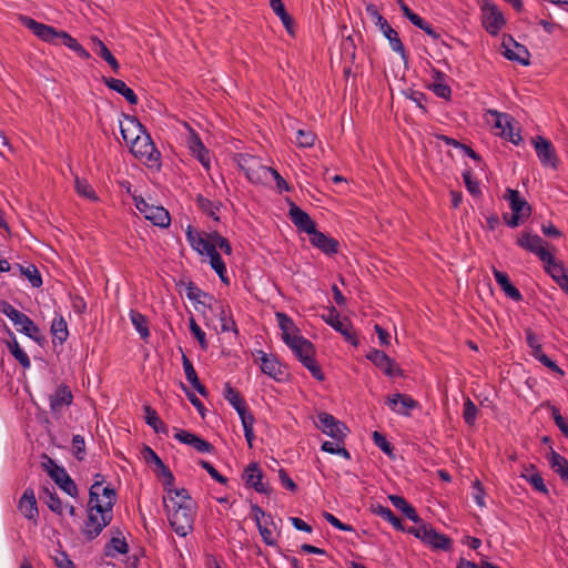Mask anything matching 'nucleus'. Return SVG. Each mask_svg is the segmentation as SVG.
I'll return each instance as SVG.
<instances>
[{"instance_id": "1", "label": "nucleus", "mask_w": 568, "mask_h": 568, "mask_svg": "<svg viewBox=\"0 0 568 568\" xmlns=\"http://www.w3.org/2000/svg\"><path fill=\"white\" fill-rule=\"evenodd\" d=\"M163 501L169 523L175 534L180 537L187 536L193 529L195 517V506L187 491L184 488H170Z\"/></svg>"}, {"instance_id": "2", "label": "nucleus", "mask_w": 568, "mask_h": 568, "mask_svg": "<svg viewBox=\"0 0 568 568\" xmlns=\"http://www.w3.org/2000/svg\"><path fill=\"white\" fill-rule=\"evenodd\" d=\"M276 316L280 322L282 338L284 343L292 349L294 355L298 358L303 366L310 371L314 378L317 381H323L324 374L315 361V349L313 344L298 334L292 320L287 315L277 313Z\"/></svg>"}, {"instance_id": "3", "label": "nucleus", "mask_w": 568, "mask_h": 568, "mask_svg": "<svg viewBox=\"0 0 568 568\" xmlns=\"http://www.w3.org/2000/svg\"><path fill=\"white\" fill-rule=\"evenodd\" d=\"M116 501L115 490L104 489V499L90 501L88 507V519L82 528V534L89 540L98 537L101 531L112 521L113 506Z\"/></svg>"}, {"instance_id": "4", "label": "nucleus", "mask_w": 568, "mask_h": 568, "mask_svg": "<svg viewBox=\"0 0 568 568\" xmlns=\"http://www.w3.org/2000/svg\"><path fill=\"white\" fill-rule=\"evenodd\" d=\"M132 154L150 169H160L161 153L155 148L150 134L145 132L129 145Z\"/></svg>"}, {"instance_id": "5", "label": "nucleus", "mask_w": 568, "mask_h": 568, "mask_svg": "<svg viewBox=\"0 0 568 568\" xmlns=\"http://www.w3.org/2000/svg\"><path fill=\"white\" fill-rule=\"evenodd\" d=\"M504 199L508 201L511 210V216L504 215V220L509 227H517L529 217L531 207L529 203L520 195L519 191L507 189Z\"/></svg>"}, {"instance_id": "6", "label": "nucleus", "mask_w": 568, "mask_h": 568, "mask_svg": "<svg viewBox=\"0 0 568 568\" xmlns=\"http://www.w3.org/2000/svg\"><path fill=\"white\" fill-rule=\"evenodd\" d=\"M134 204L136 210L153 225L160 227H168L170 225V213L163 206L150 204L143 197H134Z\"/></svg>"}, {"instance_id": "7", "label": "nucleus", "mask_w": 568, "mask_h": 568, "mask_svg": "<svg viewBox=\"0 0 568 568\" xmlns=\"http://www.w3.org/2000/svg\"><path fill=\"white\" fill-rule=\"evenodd\" d=\"M517 244L530 253L537 255L545 265L555 260V256L546 248V242L537 234L524 232L517 240Z\"/></svg>"}, {"instance_id": "8", "label": "nucleus", "mask_w": 568, "mask_h": 568, "mask_svg": "<svg viewBox=\"0 0 568 568\" xmlns=\"http://www.w3.org/2000/svg\"><path fill=\"white\" fill-rule=\"evenodd\" d=\"M488 113L494 118V128L497 135L507 139L514 144H518L521 141L519 132H516L513 125L514 119L509 114L496 110H489Z\"/></svg>"}, {"instance_id": "9", "label": "nucleus", "mask_w": 568, "mask_h": 568, "mask_svg": "<svg viewBox=\"0 0 568 568\" xmlns=\"http://www.w3.org/2000/svg\"><path fill=\"white\" fill-rule=\"evenodd\" d=\"M21 23L28 28L34 36H37L42 41L52 44H60V37L62 31L57 30L55 28L38 22L34 19L20 16Z\"/></svg>"}, {"instance_id": "10", "label": "nucleus", "mask_w": 568, "mask_h": 568, "mask_svg": "<svg viewBox=\"0 0 568 568\" xmlns=\"http://www.w3.org/2000/svg\"><path fill=\"white\" fill-rule=\"evenodd\" d=\"M316 426L324 434L332 437L336 442H343L346 437L347 427L344 423L336 419L333 415L321 413L317 416Z\"/></svg>"}, {"instance_id": "11", "label": "nucleus", "mask_w": 568, "mask_h": 568, "mask_svg": "<svg viewBox=\"0 0 568 568\" xmlns=\"http://www.w3.org/2000/svg\"><path fill=\"white\" fill-rule=\"evenodd\" d=\"M185 234L191 247L200 255H206L207 253L214 252L213 232L206 234L200 233L191 225H187Z\"/></svg>"}, {"instance_id": "12", "label": "nucleus", "mask_w": 568, "mask_h": 568, "mask_svg": "<svg viewBox=\"0 0 568 568\" xmlns=\"http://www.w3.org/2000/svg\"><path fill=\"white\" fill-rule=\"evenodd\" d=\"M50 467L48 468L49 476L65 494L71 497L78 496V487L73 479L69 476L67 470L57 465L52 459H49Z\"/></svg>"}, {"instance_id": "13", "label": "nucleus", "mask_w": 568, "mask_h": 568, "mask_svg": "<svg viewBox=\"0 0 568 568\" xmlns=\"http://www.w3.org/2000/svg\"><path fill=\"white\" fill-rule=\"evenodd\" d=\"M241 168L245 171L246 178L252 183H264L270 180V166L261 164L255 158H243L240 163Z\"/></svg>"}, {"instance_id": "14", "label": "nucleus", "mask_w": 568, "mask_h": 568, "mask_svg": "<svg viewBox=\"0 0 568 568\" xmlns=\"http://www.w3.org/2000/svg\"><path fill=\"white\" fill-rule=\"evenodd\" d=\"M255 361L260 364L261 371L265 375L277 382L284 381L285 372L283 366L273 354L258 351Z\"/></svg>"}, {"instance_id": "15", "label": "nucleus", "mask_w": 568, "mask_h": 568, "mask_svg": "<svg viewBox=\"0 0 568 568\" xmlns=\"http://www.w3.org/2000/svg\"><path fill=\"white\" fill-rule=\"evenodd\" d=\"M366 358L388 377L402 375V369L398 367V365L383 351L375 348L371 349L367 353Z\"/></svg>"}, {"instance_id": "16", "label": "nucleus", "mask_w": 568, "mask_h": 568, "mask_svg": "<svg viewBox=\"0 0 568 568\" xmlns=\"http://www.w3.org/2000/svg\"><path fill=\"white\" fill-rule=\"evenodd\" d=\"M322 318L336 332L341 333L346 338V341L351 342L354 345L357 344V339L352 332L351 323L346 318H341L339 314L337 313L334 306H332L328 310L327 314H323Z\"/></svg>"}, {"instance_id": "17", "label": "nucleus", "mask_w": 568, "mask_h": 568, "mask_svg": "<svg viewBox=\"0 0 568 568\" xmlns=\"http://www.w3.org/2000/svg\"><path fill=\"white\" fill-rule=\"evenodd\" d=\"M263 471L256 463L248 464L242 475V479L247 487L253 488L256 493L267 494L268 485L263 481Z\"/></svg>"}, {"instance_id": "18", "label": "nucleus", "mask_w": 568, "mask_h": 568, "mask_svg": "<svg viewBox=\"0 0 568 568\" xmlns=\"http://www.w3.org/2000/svg\"><path fill=\"white\" fill-rule=\"evenodd\" d=\"M535 151L541 164L552 169L557 168L556 151L551 142L542 136L532 140Z\"/></svg>"}, {"instance_id": "19", "label": "nucleus", "mask_w": 568, "mask_h": 568, "mask_svg": "<svg viewBox=\"0 0 568 568\" xmlns=\"http://www.w3.org/2000/svg\"><path fill=\"white\" fill-rule=\"evenodd\" d=\"M501 45L504 48V55L506 59L519 62L523 65L529 64L530 53L525 45L516 42L510 37L504 39Z\"/></svg>"}, {"instance_id": "20", "label": "nucleus", "mask_w": 568, "mask_h": 568, "mask_svg": "<svg viewBox=\"0 0 568 568\" xmlns=\"http://www.w3.org/2000/svg\"><path fill=\"white\" fill-rule=\"evenodd\" d=\"M386 404L393 412L403 416H409V412L418 406L413 397L399 393L387 397Z\"/></svg>"}, {"instance_id": "21", "label": "nucleus", "mask_w": 568, "mask_h": 568, "mask_svg": "<svg viewBox=\"0 0 568 568\" xmlns=\"http://www.w3.org/2000/svg\"><path fill=\"white\" fill-rule=\"evenodd\" d=\"M120 131L128 145L132 144L135 141V138L139 139L146 132L139 120L135 116L130 115L125 116L123 122H120Z\"/></svg>"}, {"instance_id": "22", "label": "nucleus", "mask_w": 568, "mask_h": 568, "mask_svg": "<svg viewBox=\"0 0 568 568\" xmlns=\"http://www.w3.org/2000/svg\"><path fill=\"white\" fill-rule=\"evenodd\" d=\"M546 273L557 283V285L568 295V267L557 258L545 265Z\"/></svg>"}, {"instance_id": "23", "label": "nucleus", "mask_w": 568, "mask_h": 568, "mask_svg": "<svg viewBox=\"0 0 568 568\" xmlns=\"http://www.w3.org/2000/svg\"><path fill=\"white\" fill-rule=\"evenodd\" d=\"M546 273L557 283V285L568 295V267L557 258L545 265Z\"/></svg>"}, {"instance_id": "24", "label": "nucleus", "mask_w": 568, "mask_h": 568, "mask_svg": "<svg viewBox=\"0 0 568 568\" xmlns=\"http://www.w3.org/2000/svg\"><path fill=\"white\" fill-rule=\"evenodd\" d=\"M546 273L557 283V285L568 295V267L557 258L545 265Z\"/></svg>"}, {"instance_id": "25", "label": "nucleus", "mask_w": 568, "mask_h": 568, "mask_svg": "<svg viewBox=\"0 0 568 568\" xmlns=\"http://www.w3.org/2000/svg\"><path fill=\"white\" fill-rule=\"evenodd\" d=\"M174 438L180 443L193 447L199 453H211L213 450V446L209 442L187 430L178 429L174 434Z\"/></svg>"}, {"instance_id": "26", "label": "nucleus", "mask_w": 568, "mask_h": 568, "mask_svg": "<svg viewBox=\"0 0 568 568\" xmlns=\"http://www.w3.org/2000/svg\"><path fill=\"white\" fill-rule=\"evenodd\" d=\"M187 146L192 155L196 158L206 170H209L211 165L209 150L203 144L199 134L191 132L187 136Z\"/></svg>"}, {"instance_id": "27", "label": "nucleus", "mask_w": 568, "mask_h": 568, "mask_svg": "<svg viewBox=\"0 0 568 568\" xmlns=\"http://www.w3.org/2000/svg\"><path fill=\"white\" fill-rule=\"evenodd\" d=\"M290 217L300 231L305 232L307 234L314 232V229H315L314 221L311 219V216L305 211H303L301 207H298L294 203H292L291 207H290Z\"/></svg>"}, {"instance_id": "28", "label": "nucleus", "mask_w": 568, "mask_h": 568, "mask_svg": "<svg viewBox=\"0 0 568 568\" xmlns=\"http://www.w3.org/2000/svg\"><path fill=\"white\" fill-rule=\"evenodd\" d=\"M422 541L429 545L434 549L449 550L452 548V539L446 535L437 532L432 527H427V530L422 535Z\"/></svg>"}, {"instance_id": "29", "label": "nucleus", "mask_w": 568, "mask_h": 568, "mask_svg": "<svg viewBox=\"0 0 568 568\" xmlns=\"http://www.w3.org/2000/svg\"><path fill=\"white\" fill-rule=\"evenodd\" d=\"M18 508L20 513L28 519H36L38 517V507L34 496V491L31 488H27L19 500Z\"/></svg>"}, {"instance_id": "30", "label": "nucleus", "mask_w": 568, "mask_h": 568, "mask_svg": "<svg viewBox=\"0 0 568 568\" xmlns=\"http://www.w3.org/2000/svg\"><path fill=\"white\" fill-rule=\"evenodd\" d=\"M308 235H311V243L325 254H334L337 252V241L317 231L316 227L314 232Z\"/></svg>"}, {"instance_id": "31", "label": "nucleus", "mask_w": 568, "mask_h": 568, "mask_svg": "<svg viewBox=\"0 0 568 568\" xmlns=\"http://www.w3.org/2000/svg\"><path fill=\"white\" fill-rule=\"evenodd\" d=\"M103 81L109 89L121 94L130 104L134 105L138 103L136 94L125 84L123 80L115 78H104Z\"/></svg>"}, {"instance_id": "32", "label": "nucleus", "mask_w": 568, "mask_h": 568, "mask_svg": "<svg viewBox=\"0 0 568 568\" xmlns=\"http://www.w3.org/2000/svg\"><path fill=\"white\" fill-rule=\"evenodd\" d=\"M73 396L67 386H59L50 396V408L53 413H60L64 406L71 405Z\"/></svg>"}, {"instance_id": "33", "label": "nucleus", "mask_w": 568, "mask_h": 568, "mask_svg": "<svg viewBox=\"0 0 568 568\" xmlns=\"http://www.w3.org/2000/svg\"><path fill=\"white\" fill-rule=\"evenodd\" d=\"M217 316L221 323L222 332H233L235 335L239 334L236 323L233 318L232 311L229 305L217 304L216 306Z\"/></svg>"}, {"instance_id": "34", "label": "nucleus", "mask_w": 568, "mask_h": 568, "mask_svg": "<svg viewBox=\"0 0 568 568\" xmlns=\"http://www.w3.org/2000/svg\"><path fill=\"white\" fill-rule=\"evenodd\" d=\"M129 552V545L125 538L118 531L116 536H113L110 541L105 545L104 554L106 557L115 558L118 555H125Z\"/></svg>"}, {"instance_id": "35", "label": "nucleus", "mask_w": 568, "mask_h": 568, "mask_svg": "<svg viewBox=\"0 0 568 568\" xmlns=\"http://www.w3.org/2000/svg\"><path fill=\"white\" fill-rule=\"evenodd\" d=\"M521 477L526 481H528L534 487V489H536L537 491H539L544 495L548 494V488L545 485L541 475L538 473V470L536 469V467L534 465L525 466Z\"/></svg>"}, {"instance_id": "36", "label": "nucleus", "mask_w": 568, "mask_h": 568, "mask_svg": "<svg viewBox=\"0 0 568 568\" xmlns=\"http://www.w3.org/2000/svg\"><path fill=\"white\" fill-rule=\"evenodd\" d=\"M182 364L186 379L201 396H207L205 386L201 384L192 362L185 355L182 356Z\"/></svg>"}, {"instance_id": "37", "label": "nucleus", "mask_w": 568, "mask_h": 568, "mask_svg": "<svg viewBox=\"0 0 568 568\" xmlns=\"http://www.w3.org/2000/svg\"><path fill=\"white\" fill-rule=\"evenodd\" d=\"M223 396L229 402V404L236 410V413H242L247 408V405L240 392L235 389L230 383L224 384Z\"/></svg>"}, {"instance_id": "38", "label": "nucleus", "mask_w": 568, "mask_h": 568, "mask_svg": "<svg viewBox=\"0 0 568 568\" xmlns=\"http://www.w3.org/2000/svg\"><path fill=\"white\" fill-rule=\"evenodd\" d=\"M379 31L388 40L392 50L398 53L404 60H406V51L403 42L400 41L398 33L394 30L389 23L385 24Z\"/></svg>"}, {"instance_id": "39", "label": "nucleus", "mask_w": 568, "mask_h": 568, "mask_svg": "<svg viewBox=\"0 0 568 568\" xmlns=\"http://www.w3.org/2000/svg\"><path fill=\"white\" fill-rule=\"evenodd\" d=\"M551 469L559 475V477L568 483V460L555 450H551L548 457Z\"/></svg>"}, {"instance_id": "40", "label": "nucleus", "mask_w": 568, "mask_h": 568, "mask_svg": "<svg viewBox=\"0 0 568 568\" xmlns=\"http://www.w3.org/2000/svg\"><path fill=\"white\" fill-rule=\"evenodd\" d=\"M132 325L143 341L150 337L149 321L145 315L131 310L129 313Z\"/></svg>"}, {"instance_id": "41", "label": "nucleus", "mask_w": 568, "mask_h": 568, "mask_svg": "<svg viewBox=\"0 0 568 568\" xmlns=\"http://www.w3.org/2000/svg\"><path fill=\"white\" fill-rule=\"evenodd\" d=\"M93 44L94 53L101 57L112 68V70L115 73H118L120 70V64L118 60L114 58V55L111 53V51L108 49V47L99 39H93Z\"/></svg>"}, {"instance_id": "42", "label": "nucleus", "mask_w": 568, "mask_h": 568, "mask_svg": "<svg viewBox=\"0 0 568 568\" xmlns=\"http://www.w3.org/2000/svg\"><path fill=\"white\" fill-rule=\"evenodd\" d=\"M18 331L26 334L28 337L38 341L39 328L33 321L24 313L13 323Z\"/></svg>"}, {"instance_id": "43", "label": "nucleus", "mask_w": 568, "mask_h": 568, "mask_svg": "<svg viewBox=\"0 0 568 568\" xmlns=\"http://www.w3.org/2000/svg\"><path fill=\"white\" fill-rule=\"evenodd\" d=\"M51 333L54 341L64 343L69 336L68 325L62 315H57L51 324Z\"/></svg>"}, {"instance_id": "44", "label": "nucleus", "mask_w": 568, "mask_h": 568, "mask_svg": "<svg viewBox=\"0 0 568 568\" xmlns=\"http://www.w3.org/2000/svg\"><path fill=\"white\" fill-rule=\"evenodd\" d=\"M374 514L383 518L385 521L389 523L396 530L404 531L405 528L402 524V520L395 516L390 508L382 505H377L373 509Z\"/></svg>"}, {"instance_id": "45", "label": "nucleus", "mask_w": 568, "mask_h": 568, "mask_svg": "<svg viewBox=\"0 0 568 568\" xmlns=\"http://www.w3.org/2000/svg\"><path fill=\"white\" fill-rule=\"evenodd\" d=\"M104 476L102 474L94 475V481L89 490V499L90 501H99L100 499H104V489L114 490L110 486H103Z\"/></svg>"}, {"instance_id": "46", "label": "nucleus", "mask_w": 568, "mask_h": 568, "mask_svg": "<svg viewBox=\"0 0 568 568\" xmlns=\"http://www.w3.org/2000/svg\"><path fill=\"white\" fill-rule=\"evenodd\" d=\"M145 412V423L152 427L155 433L159 434H166L168 433V426L160 419L158 413L155 409H153L151 406H144Z\"/></svg>"}, {"instance_id": "47", "label": "nucleus", "mask_w": 568, "mask_h": 568, "mask_svg": "<svg viewBox=\"0 0 568 568\" xmlns=\"http://www.w3.org/2000/svg\"><path fill=\"white\" fill-rule=\"evenodd\" d=\"M206 256L210 258V265L215 271V273L219 275L222 282L229 283V278L226 276V265L224 261L222 260L220 253L214 250L212 253H207Z\"/></svg>"}, {"instance_id": "48", "label": "nucleus", "mask_w": 568, "mask_h": 568, "mask_svg": "<svg viewBox=\"0 0 568 568\" xmlns=\"http://www.w3.org/2000/svg\"><path fill=\"white\" fill-rule=\"evenodd\" d=\"M8 348L12 356L19 362V364L24 368H30L31 362L28 354L20 347L16 337H12V341L8 343Z\"/></svg>"}, {"instance_id": "49", "label": "nucleus", "mask_w": 568, "mask_h": 568, "mask_svg": "<svg viewBox=\"0 0 568 568\" xmlns=\"http://www.w3.org/2000/svg\"><path fill=\"white\" fill-rule=\"evenodd\" d=\"M504 17L499 11L493 10L485 19V28L490 34H496L504 24Z\"/></svg>"}, {"instance_id": "50", "label": "nucleus", "mask_w": 568, "mask_h": 568, "mask_svg": "<svg viewBox=\"0 0 568 568\" xmlns=\"http://www.w3.org/2000/svg\"><path fill=\"white\" fill-rule=\"evenodd\" d=\"M17 266L19 267L21 274L29 280L32 287L38 288L42 285L40 272L34 265L30 264L27 266H22L18 264Z\"/></svg>"}, {"instance_id": "51", "label": "nucleus", "mask_w": 568, "mask_h": 568, "mask_svg": "<svg viewBox=\"0 0 568 568\" xmlns=\"http://www.w3.org/2000/svg\"><path fill=\"white\" fill-rule=\"evenodd\" d=\"M253 509L255 511L258 531H260V535H261L263 541L268 546H274L275 539L273 538L272 531L267 527L261 525L260 517H258V515H261L263 518H265L266 514L258 506H255Z\"/></svg>"}, {"instance_id": "52", "label": "nucleus", "mask_w": 568, "mask_h": 568, "mask_svg": "<svg viewBox=\"0 0 568 568\" xmlns=\"http://www.w3.org/2000/svg\"><path fill=\"white\" fill-rule=\"evenodd\" d=\"M197 205L202 210L203 213H205L206 215H209L213 220L219 221L217 213L220 211V203L212 202L211 200L205 199L203 196H199L197 197Z\"/></svg>"}, {"instance_id": "53", "label": "nucleus", "mask_w": 568, "mask_h": 568, "mask_svg": "<svg viewBox=\"0 0 568 568\" xmlns=\"http://www.w3.org/2000/svg\"><path fill=\"white\" fill-rule=\"evenodd\" d=\"M74 186L77 190V193L88 200L97 201L98 196L95 191L92 189V186L89 184V182L84 179L75 178Z\"/></svg>"}, {"instance_id": "54", "label": "nucleus", "mask_w": 568, "mask_h": 568, "mask_svg": "<svg viewBox=\"0 0 568 568\" xmlns=\"http://www.w3.org/2000/svg\"><path fill=\"white\" fill-rule=\"evenodd\" d=\"M478 415V408L470 398H466L464 402L463 417L466 424L469 426L475 425Z\"/></svg>"}, {"instance_id": "55", "label": "nucleus", "mask_w": 568, "mask_h": 568, "mask_svg": "<svg viewBox=\"0 0 568 568\" xmlns=\"http://www.w3.org/2000/svg\"><path fill=\"white\" fill-rule=\"evenodd\" d=\"M315 134L311 130H298L296 132L295 142L301 148H311L315 142Z\"/></svg>"}, {"instance_id": "56", "label": "nucleus", "mask_w": 568, "mask_h": 568, "mask_svg": "<svg viewBox=\"0 0 568 568\" xmlns=\"http://www.w3.org/2000/svg\"><path fill=\"white\" fill-rule=\"evenodd\" d=\"M366 12L371 17V19L374 21L375 26L378 27V29H382L387 24V20L379 13L377 7L373 3H368L366 6Z\"/></svg>"}, {"instance_id": "57", "label": "nucleus", "mask_w": 568, "mask_h": 568, "mask_svg": "<svg viewBox=\"0 0 568 568\" xmlns=\"http://www.w3.org/2000/svg\"><path fill=\"white\" fill-rule=\"evenodd\" d=\"M190 331L193 336L197 339L199 344L203 349L207 348L206 335L204 331L196 324L194 318L190 321Z\"/></svg>"}, {"instance_id": "58", "label": "nucleus", "mask_w": 568, "mask_h": 568, "mask_svg": "<svg viewBox=\"0 0 568 568\" xmlns=\"http://www.w3.org/2000/svg\"><path fill=\"white\" fill-rule=\"evenodd\" d=\"M213 242H214V250L217 251L220 248L222 252H224L226 255L232 254V247L230 242L222 236L216 231L213 232Z\"/></svg>"}, {"instance_id": "59", "label": "nucleus", "mask_w": 568, "mask_h": 568, "mask_svg": "<svg viewBox=\"0 0 568 568\" xmlns=\"http://www.w3.org/2000/svg\"><path fill=\"white\" fill-rule=\"evenodd\" d=\"M72 450L79 460H82L85 455V442L83 436L74 435L72 438Z\"/></svg>"}, {"instance_id": "60", "label": "nucleus", "mask_w": 568, "mask_h": 568, "mask_svg": "<svg viewBox=\"0 0 568 568\" xmlns=\"http://www.w3.org/2000/svg\"><path fill=\"white\" fill-rule=\"evenodd\" d=\"M156 468H158L156 469L158 476H161L164 478V486L168 491L173 486L174 476H173L172 471L169 469V467L164 465L163 462Z\"/></svg>"}, {"instance_id": "61", "label": "nucleus", "mask_w": 568, "mask_h": 568, "mask_svg": "<svg viewBox=\"0 0 568 568\" xmlns=\"http://www.w3.org/2000/svg\"><path fill=\"white\" fill-rule=\"evenodd\" d=\"M373 442L383 453L392 454L393 447L383 434L374 432Z\"/></svg>"}, {"instance_id": "62", "label": "nucleus", "mask_w": 568, "mask_h": 568, "mask_svg": "<svg viewBox=\"0 0 568 568\" xmlns=\"http://www.w3.org/2000/svg\"><path fill=\"white\" fill-rule=\"evenodd\" d=\"M473 499L474 501L479 506V507H485V491H484V488H483V485L481 483L476 479L474 483H473Z\"/></svg>"}, {"instance_id": "63", "label": "nucleus", "mask_w": 568, "mask_h": 568, "mask_svg": "<svg viewBox=\"0 0 568 568\" xmlns=\"http://www.w3.org/2000/svg\"><path fill=\"white\" fill-rule=\"evenodd\" d=\"M551 415L554 418V422L556 426L560 429V432L568 438V423L566 419L561 416L558 408L552 407L551 408Z\"/></svg>"}, {"instance_id": "64", "label": "nucleus", "mask_w": 568, "mask_h": 568, "mask_svg": "<svg viewBox=\"0 0 568 568\" xmlns=\"http://www.w3.org/2000/svg\"><path fill=\"white\" fill-rule=\"evenodd\" d=\"M55 565L59 568H75L73 561L69 558L68 554L64 551H58L53 557Z\"/></svg>"}]
</instances>
